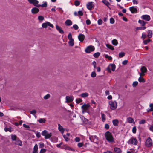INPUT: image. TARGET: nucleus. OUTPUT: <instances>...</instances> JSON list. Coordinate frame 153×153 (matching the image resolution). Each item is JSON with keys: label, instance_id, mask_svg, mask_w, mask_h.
<instances>
[{"label": "nucleus", "instance_id": "f257e3e1", "mask_svg": "<svg viewBox=\"0 0 153 153\" xmlns=\"http://www.w3.org/2000/svg\"><path fill=\"white\" fill-rule=\"evenodd\" d=\"M105 136L106 140L109 142H114V139L111 133L109 131H107L105 132Z\"/></svg>", "mask_w": 153, "mask_h": 153}, {"label": "nucleus", "instance_id": "f03ea898", "mask_svg": "<svg viewBox=\"0 0 153 153\" xmlns=\"http://www.w3.org/2000/svg\"><path fill=\"white\" fill-rule=\"evenodd\" d=\"M109 104L110 106L111 109L112 110L115 109L117 106V102L115 101H109Z\"/></svg>", "mask_w": 153, "mask_h": 153}, {"label": "nucleus", "instance_id": "7ed1b4c3", "mask_svg": "<svg viewBox=\"0 0 153 153\" xmlns=\"http://www.w3.org/2000/svg\"><path fill=\"white\" fill-rule=\"evenodd\" d=\"M42 135L45 136V139H47L50 138L52 135V134L51 133H48L46 130H44L42 132Z\"/></svg>", "mask_w": 153, "mask_h": 153}, {"label": "nucleus", "instance_id": "20e7f679", "mask_svg": "<svg viewBox=\"0 0 153 153\" xmlns=\"http://www.w3.org/2000/svg\"><path fill=\"white\" fill-rule=\"evenodd\" d=\"M128 143L134 145H137V141L135 138L132 137L129 140Z\"/></svg>", "mask_w": 153, "mask_h": 153}, {"label": "nucleus", "instance_id": "39448f33", "mask_svg": "<svg viewBox=\"0 0 153 153\" xmlns=\"http://www.w3.org/2000/svg\"><path fill=\"white\" fill-rule=\"evenodd\" d=\"M141 72L139 73V75L140 76H143L145 75V73H146L147 70L146 68L144 66L141 67L140 68Z\"/></svg>", "mask_w": 153, "mask_h": 153}, {"label": "nucleus", "instance_id": "423d86ee", "mask_svg": "<svg viewBox=\"0 0 153 153\" xmlns=\"http://www.w3.org/2000/svg\"><path fill=\"white\" fill-rule=\"evenodd\" d=\"M95 49L94 47L92 46H89L87 47L85 50V52L87 53H90L91 52L93 51Z\"/></svg>", "mask_w": 153, "mask_h": 153}, {"label": "nucleus", "instance_id": "0eeeda50", "mask_svg": "<svg viewBox=\"0 0 153 153\" xmlns=\"http://www.w3.org/2000/svg\"><path fill=\"white\" fill-rule=\"evenodd\" d=\"M28 2L31 4H33L36 7H39V4H38L39 1L37 0H28Z\"/></svg>", "mask_w": 153, "mask_h": 153}, {"label": "nucleus", "instance_id": "6e6552de", "mask_svg": "<svg viewBox=\"0 0 153 153\" xmlns=\"http://www.w3.org/2000/svg\"><path fill=\"white\" fill-rule=\"evenodd\" d=\"M152 144V141L150 137L148 138L145 142L146 146L147 147H150Z\"/></svg>", "mask_w": 153, "mask_h": 153}, {"label": "nucleus", "instance_id": "1a4fd4ad", "mask_svg": "<svg viewBox=\"0 0 153 153\" xmlns=\"http://www.w3.org/2000/svg\"><path fill=\"white\" fill-rule=\"evenodd\" d=\"M48 26H50L52 28L53 27V24L50 23V22H47L45 23H43L42 25V27L43 28H46Z\"/></svg>", "mask_w": 153, "mask_h": 153}, {"label": "nucleus", "instance_id": "9d476101", "mask_svg": "<svg viewBox=\"0 0 153 153\" xmlns=\"http://www.w3.org/2000/svg\"><path fill=\"white\" fill-rule=\"evenodd\" d=\"M89 138L92 142H94L96 143L98 140V138L96 136H90Z\"/></svg>", "mask_w": 153, "mask_h": 153}, {"label": "nucleus", "instance_id": "9b49d317", "mask_svg": "<svg viewBox=\"0 0 153 153\" xmlns=\"http://www.w3.org/2000/svg\"><path fill=\"white\" fill-rule=\"evenodd\" d=\"M90 106V105L88 104H84L81 106L82 108L83 109L82 112L83 114L85 111L88 110Z\"/></svg>", "mask_w": 153, "mask_h": 153}, {"label": "nucleus", "instance_id": "f8f14e48", "mask_svg": "<svg viewBox=\"0 0 153 153\" xmlns=\"http://www.w3.org/2000/svg\"><path fill=\"white\" fill-rule=\"evenodd\" d=\"M74 98L71 96H66V102L67 103L71 102L73 100Z\"/></svg>", "mask_w": 153, "mask_h": 153}, {"label": "nucleus", "instance_id": "ddd939ff", "mask_svg": "<svg viewBox=\"0 0 153 153\" xmlns=\"http://www.w3.org/2000/svg\"><path fill=\"white\" fill-rule=\"evenodd\" d=\"M141 18L147 21H149L150 20V17L149 15H144L141 16Z\"/></svg>", "mask_w": 153, "mask_h": 153}, {"label": "nucleus", "instance_id": "4468645a", "mask_svg": "<svg viewBox=\"0 0 153 153\" xmlns=\"http://www.w3.org/2000/svg\"><path fill=\"white\" fill-rule=\"evenodd\" d=\"M78 39L81 42H82L85 38V36L84 35L80 33L78 36Z\"/></svg>", "mask_w": 153, "mask_h": 153}, {"label": "nucleus", "instance_id": "2eb2a0df", "mask_svg": "<svg viewBox=\"0 0 153 153\" xmlns=\"http://www.w3.org/2000/svg\"><path fill=\"white\" fill-rule=\"evenodd\" d=\"M87 8L90 10H91L94 7L93 2H90L88 3L86 5Z\"/></svg>", "mask_w": 153, "mask_h": 153}, {"label": "nucleus", "instance_id": "dca6fc26", "mask_svg": "<svg viewBox=\"0 0 153 153\" xmlns=\"http://www.w3.org/2000/svg\"><path fill=\"white\" fill-rule=\"evenodd\" d=\"M39 9L36 7H34L32 8L31 9V13L33 14H35L39 12Z\"/></svg>", "mask_w": 153, "mask_h": 153}, {"label": "nucleus", "instance_id": "f3484780", "mask_svg": "<svg viewBox=\"0 0 153 153\" xmlns=\"http://www.w3.org/2000/svg\"><path fill=\"white\" fill-rule=\"evenodd\" d=\"M130 10L132 13H137V8L134 6L131 7L129 8Z\"/></svg>", "mask_w": 153, "mask_h": 153}, {"label": "nucleus", "instance_id": "a211bd4d", "mask_svg": "<svg viewBox=\"0 0 153 153\" xmlns=\"http://www.w3.org/2000/svg\"><path fill=\"white\" fill-rule=\"evenodd\" d=\"M56 28L58 31L61 34H63L64 33L63 30L62 29V28L59 26L58 25H56Z\"/></svg>", "mask_w": 153, "mask_h": 153}, {"label": "nucleus", "instance_id": "6ab92c4d", "mask_svg": "<svg viewBox=\"0 0 153 153\" xmlns=\"http://www.w3.org/2000/svg\"><path fill=\"white\" fill-rule=\"evenodd\" d=\"M15 143L16 145H17L20 146H22V142L19 138L17 139V140L15 141Z\"/></svg>", "mask_w": 153, "mask_h": 153}, {"label": "nucleus", "instance_id": "aec40b11", "mask_svg": "<svg viewBox=\"0 0 153 153\" xmlns=\"http://www.w3.org/2000/svg\"><path fill=\"white\" fill-rule=\"evenodd\" d=\"M65 24L67 26H70L72 24V22L70 20H67L65 22Z\"/></svg>", "mask_w": 153, "mask_h": 153}, {"label": "nucleus", "instance_id": "412c9836", "mask_svg": "<svg viewBox=\"0 0 153 153\" xmlns=\"http://www.w3.org/2000/svg\"><path fill=\"white\" fill-rule=\"evenodd\" d=\"M119 121L118 120L116 119L113 120L112 123L113 125L115 126H117L118 125Z\"/></svg>", "mask_w": 153, "mask_h": 153}, {"label": "nucleus", "instance_id": "4be33fe9", "mask_svg": "<svg viewBox=\"0 0 153 153\" xmlns=\"http://www.w3.org/2000/svg\"><path fill=\"white\" fill-rule=\"evenodd\" d=\"M127 121L129 123H135L134 119L131 117H128L127 119Z\"/></svg>", "mask_w": 153, "mask_h": 153}, {"label": "nucleus", "instance_id": "5701e85b", "mask_svg": "<svg viewBox=\"0 0 153 153\" xmlns=\"http://www.w3.org/2000/svg\"><path fill=\"white\" fill-rule=\"evenodd\" d=\"M138 23L139 24H140L141 25H142L143 26H144L145 24L146 23V22H145L144 21H143V20H139Z\"/></svg>", "mask_w": 153, "mask_h": 153}, {"label": "nucleus", "instance_id": "b1692460", "mask_svg": "<svg viewBox=\"0 0 153 153\" xmlns=\"http://www.w3.org/2000/svg\"><path fill=\"white\" fill-rule=\"evenodd\" d=\"M11 138L12 140L13 141H16L17 140L18 138H17V136L15 135L12 134L11 135Z\"/></svg>", "mask_w": 153, "mask_h": 153}, {"label": "nucleus", "instance_id": "393cba45", "mask_svg": "<svg viewBox=\"0 0 153 153\" xmlns=\"http://www.w3.org/2000/svg\"><path fill=\"white\" fill-rule=\"evenodd\" d=\"M68 44H69V46H73L74 45V39L69 40V41L68 42Z\"/></svg>", "mask_w": 153, "mask_h": 153}, {"label": "nucleus", "instance_id": "a878e982", "mask_svg": "<svg viewBox=\"0 0 153 153\" xmlns=\"http://www.w3.org/2000/svg\"><path fill=\"white\" fill-rule=\"evenodd\" d=\"M152 31L151 30H149L148 31V34L147 36L150 39L152 37Z\"/></svg>", "mask_w": 153, "mask_h": 153}, {"label": "nucleus", "instance_id": "bb28decb", "mask_svg": "<svg viewBox=\"0 0 153 153\" xmlns=\"http://www.w3.org/2000/svg\"><path fill=\"white\" fill-rule=\"evenodd\" d=\"M140 76L138 78V80L140 82L144 83L145 82V80L144 78Z\"/></svg>", "mask_w": 153, "mask_h": 153}, {"label": "nucleus", "instance_id": "cd10ccee", "mask_svg": "<svg viewBox=\"0 0 153 153\" xmlns=\"http://www.w3.org/2000/svg\"><path fill=\"white\" fill-rule=\"evenodd\" d=\"M114 151L117 153H120L121 152L120 149L117 147H115L114 148Z\"/></svg>", "mask_w": 153, "mask_h": 153}, {"label": "nucleus", "instance_id": "c85d7f7f", "mask_svg": "<svg viewBox=\"0 0 153 153\" xmlns=\"http://www.w3.org/2000/svg\"><path fill=\"white\" fill-rule=\"evenodd\" d=\"M112 44L115 46L117 45L118 43L117 41L115 39L113 40L112 41Z\"/></svg>", "mask_w": 153, "mask_h": 153}, {"label": "nucleus", "instance_id": "c756f323", "mask_svg": "<svg viewBox=\"0 0 153 153\" xmlns=\"http://www.w3.org/2000/svg\"><path fill=\"white\" fill-rule=\"evenodd\" d=\"M38 121L40 123H45L46 120L44 118H41L38 120Z\"/></svg>", "mask_w": 153, "mask_h": 153}, {"label": "nucleus", "instance_id": "7c9ffc66", "mask_svg": "<svg viewBox=\"0 0 153 153\" xmlns=\"http://www.w3.org/2000/svg\"><path fill=\"white\" fill-rule=\"evenodd\" d=\"M106 46L108 48L111 50H114V48L111 45H110L108 44H106Z\"/></svg>", "mask_w": 153, "mask_h": 153}, {"label": "nucleus", "instance_id": "2f4dec72", "mask_svg": "<svg viewBox=\"0 0 153 153\" xmlns=\"http://www.w3.org/2000/svg\"><path fill=\"white\" fill-rule=\"evenodd\" d=\"M102 2L107 6H108L110 5L109 3L106 0H103Z\"/></svg>", "mask_w": 153, "mask_h": 153}, {"label": "nucleus", "instance_id": "473e14b6", "mask_svg": "<svg viewBox=\"0 0 153 153\" xmlns=\"http://www.w3.org/2000/svg\"><path fill=\"white\" fill-rule=\"evenodd\" d=\"M88 96V94L86 92L83 93L82 94L80 95V96L82 97H85Z\"/></svg>", "mask_w": 153, "mask_h": 153}, {"label": "nucleus", "instance_id": "72a5a7b5", "mask_svg": "<svg viewBox=\"0 0 153 153\" xmlns=\"http://www.w3.org/2000/svg\"><path fill=\"white\" fill-rule=\"evenodd\" d=\"M101 118L103 122H104L106 120L105 115L104 114H101Z\"/></svg>", "mask_w": 153, "mask_h": 153}, {"label": "nucleus", "instance_id": "f704fd0d", "mask_svg": "<svg viewBox=\"0 0 153 153\" xmlns=\"http://www.w3.org/2000/svg\"><path fill=\"white\" fill-rule=\"evenodd\" d=\"M110 65L111 66V69L112 71H114L115 69L116 66L114 64H110Z\"/></svg>", "mask_w": 153, "mask_h": 153}, {"label": "nucleus", "instance_id": "c9c22d12", "mask_svg": "<svg viewBox=\"0 0 153 153\" xmlns=\"http://www.w3.org/2000/svg\"><path fill=\"white\" fill-rule=\"evenodd\" d=\"M100 53L99 52H97L95 53L94 54V56L95 58H98L99 56L100 55Z\"/></svg>", "mask_w": 153, "mask_h": 153}, {"label": "nucleus", "instance_id": "e433bc0d", "mask_svg": "<svg viewBox=\"0 0 153 153\" xmlns=\"http://www.w3.org/2000/svg\"><path fill=\"white\" fill-rule=\"evenodd\" d=\"M125 53L123 52L120 53L119 54V56L120 58L123 57L125 56Z\"/></svg>", "mask_w": 153, "mask_h": 153}, {"label": "nucleus", "instance_id": "4c0bfd02", "mask_svg": "<svg viewBox=\"0 0 153 153\" xmlns=\"http://www.w3.org/2000/svg\"><path fill=\"white\" fill-rule=\"evenodd\" d=\"M39 7H46L47 6V4L46 2H45L43 4H42V5H40L39 4Z\"/></svg>", "mask_w": 153, "mask_h": 153}, {"label": "nucleus", "instance_id": "58836bf2", "mask_svg": "<svg viewBox=\"0 0 153 153\" xmlns=\"http://www.w3.org/2000/svg\"><path fill=\"white\" fill-rule=\"evenodd\" d=\"M63 148L65 149H68V150H70L71 149V148L66 145H64L63 146Z\"/></svg>", "mask_w": 153, "mask_h": 153}, {"label": "nucleus", "instance_id": "ea45409f", "mask_svg": "<svg viewBox=\"0 0 153 153\" xmlns=\"http://www.w3.org/2000/svg\"><path fill=\"white\" fill-rule=\"evenodd\" d=\"M80 4V2L77 0H76L74 2V5L76 6H79Z\"/></svg>", "mask_w": 153, "mask_h": 153}, {"label": "nucleus", "instance_id": "a19ab883", "mask_svg": "<svg viewBox=\"0 0 153 153\" xmlns=\"http://www.w3.org/2000/svg\"><path fill=\"white\" fill-rule=\"evenodd\" d=\"M146 28V27H137L136 28L137 30H144Z\"/></svg>", "mask_w": 153, "mask_h": 153}, {"label": "nucleus", "instance_id": "79ce46f5", "mask_svg": "<svg viewBox=\"0 0 153 153\" xmlns=\"http://www.w3.org/2000/svg\"><path fill=\"white\" fill-rule=\"evenodd\" d=\"M50 97V94H47V95H46L44 97V98L45 100H46L48 99Z\"/></svg>", "mask_w": 153, "mask_h": 153}, {"label": "nucleus", "instance_id": "37998d69", "mask_svg": "<svg viewBox=\"0 0 153 153\" xmlns=\"http://www.w3.org/2000/svg\"><path fill=\"white\" fill-rule=\"evenodd\" d=\"M58 129L59 131H61L62 130H64L62 127L59 124H58Z\"/></svg>", "mask_w": 153, "mask_h": 153}, {"label": "nucleus", "instance_id": "c03bdc74", "mask_svg": "<svg viewBox=\"0 0 153 153\" xmlns=\"http://www.w3.org/2000/svg\"><path fill=\"white\" fill-rule=\"evenodd\" d=\"M151 40L149 38V39H148L147 40H144L143 41V43L144 44H146L147 43L149 42Z\"/></svg>", "mask_w": 153, "mask_h": 153}, {"label": "nucleus", "instance_id": "a18cd8bd", "mask_svg": "<svg viewBox=\"0 0 153 153\" xmlns=\"http://www.w3.org/2000/svg\"><path fill=\"white\" fill-rule=\"evenodd\" d=\"M68 39L69 40H72V39H73L72 38V35L71 34V33H69V34H68Z\"/></svg>", "mask_w": 153, "mask_h": 153}, {"label": "nucleus", "instance_id": "49530a36", "mask_svg": "<svg viewBox=\"0 0 153 153\" xmlns=\"http://www.w3.org/2000/svg\"><path fill=\"white\" fill-rule=\"evenodd\" d=\"M76 101L77 103H79L82 101V100L80 98H78L76 99Z\"/></svg>", "mask_w": 153, "mask_h": 153}, {"label": "nucleus", "instance_id": "de8ad7c7", "mask_svg": "<svg viewBox=\"0 0 153 153\" xmlns=\"http://www.w3.org/2000/svg\"><path fill=\"white\" fill-rule=\"evenodd\" d=\"M38 19L39 20L43 21L44 19V18L43 16H40L38 17Z\"/></svg>", "mask_w": 153, "mask_h": 153}, {"label": "nucleus", "instance_id": "09e8293b", "mask_svg": "<svg viewBox=\"0 0 153 153\" xmlns=\"http://www.w3.org/2000/svg\"><path fill=\"white\" fill-rule=\"evenodd\" d=\"M96 74L95 73V72L93 71L92 72L91 74V76L92 77H94L96 76Z\"/></svg>", "mask_w": 153, "mask_h": 153}, {"label": "nucleus", "instance_id": "8fccbe9b", "mask_svg": "<svg viewBox=\"0 0 153 153\" xmlns=\"http://www.w3.org/2000/svg\"><path fill=\"white\" fill-rule=\"evenodd\" d=\"M138 84V82L137 81H135L132 84V86L133 87H136Z\"/></svg>", "mask_w": 153, "mask_h": 153}, {"label": "nucleus", "instance_id": "3c124183", "mask_svg": "<svg viewBox=\"0 0 153 153\" xmlns=\"http://www.w3.org/2000/svg\"><path fill=\"white\" fill-rule=\"evenodd\" d=\"M105 57L106 58H108L109 60H111L112 59L111 56H109L108 55H106L105 56Z\"/></svg>", "mask_w": 153, "mask_h": 153}, {"label": "nucleus", "instance_id": "603ef678", "mask_svg": "<svg viewBox=\"0 0 153 153\" xmlns=\"http://www.w3.org/2000/svg\"><path fill=\"white\" fill-rule=\"evenodd\" d=\"M73 28L75 30H77L78 29L79 27L78 25L76 24H74L73 25Z\"/></svg>", "mask_w": 153, "mask_h": 153}, {"label": "nucleus", "instance_id": "864d4df0", "mask_svg": "<svg viewBox=\"0 0 153 153\" xmlns=\"http://www.w3.org/2000/svg\"><path fill=\"white\" fill-rule=\"evenodd\" d=\"M110 22L111 24H114V19L113 18H111L110 19Z\"/></svg>", "mask_w": 153, "mask_h": 153}, {"label": "nucleus", "instance_id": "5fc2aeb1", "mask_svg": "<svg viewBox=\"0 0 153 153\" xmlns=\"http://www.w3.org/2000/svg\"><path fill=\"white\" fill-rule=\"evenodd\" d=\"M63 137L66 141H68L69 140V138L67 137L65 135H63Z\"/></svg>", "mask_w": 153, "mask_h": 153}, {"label": "nucleus", "instance_id": "6e6d98bb", "mask_svg": "<svg viewBox=\"0 0 153 153\" xmlns=\"http://www.w3.org/2000/svg\"><path fill=\"white\" fill-rule=\"evenodd\" d=\"M132 131L133 133L135 134L136 133V126L134 127L132 129Z\"/></svg>", "mask_w": 153, "mask_h": 153}, {"label": "nucleus", "instance_id": "4d7b16f0", "mask_svg": "<svg viewBox=\"0 0 153 153\" xmlns=\"http://www.w3.org/2000/svg\"><path fill=\"white\" fill-rule=\"evenodd\" d=\"M38 149V145L37 144L35 145L34 148H33V151H37Z\"/></svg>", "mask_w": 153, "mask_h": 153}, {"label": "nucleus", "instance_id": "13d9d810", "mask_svg": "<svg viewBox=\"0 0 153 153\" xmlns=\"http://www.w3.org/2000/svg\"><path fill=\"white\" fill-rule=\"evenodd\" d=\"M39 147L40 148H42L44 146V144L43 143L40 142L39 143Z\"/></svg>", "mask_w": 153, "mask_h": 153}, {"label": "nucleus", "instance_id": "bf43d9fd", "mask_svg": "<svg viewBox=\"0 0 153 153\" xmlns=\"http://www.w3.org/2000/svg\"><path fill=\"white\" fill-rule=\"evenodd\" d=\"M36 111L35 110H33L32 111H30V113L31 114H36Z\"/></svg>", "mask_w": 153, "mask_h": 153}, {"label": "nucleus", "instance_id": "052dcab7", "mask_svg": "<svg viewBox=\"0 0 153 153\" xmlns=\"http://www.w3.org/2000/svg\"><path fill=\"white\" fill-rule=\"evenodd\" d=\"M146 122V121L145 120H142L139 122V123L140 124H143Z\"/></svg>", "mask_w": 153, "mask_h": 153}, {"label": "nucleus", "instance_id": "680f3d73", "mask_svg": "<svg viewBox=\"0 0 153 153\" xmlns=\"http://www.w3.org/2000/svg\"><path fill=\"white\" fill-rule=\"evenodd\" d=\"M98 25H101L102 23V21L101 19H99L98 20Z\"/></svg>", "mask_w": 153, "mask_h": 153}, {"label": "nucleus", "instance_id": "e2e57ef3", "mask_svg": "<svg viewBox=\"0 0 153 153\" xmlns=\"http://www.w3.org/2000/svg\"><path fill=\"white\" fill-rule=\"evenodd\" d=\"M46 151V149H41L40 152V153H44Z\"/></svg>", "mask_w": 153, "mask_h": 153}, {"label": "nucleus", "instance_id": "0e129e2a", "mask_svg": "<svg viewBox=\"0 0 153 153\" xmlns=\"http://www.w3.org/2000/svg\"><path fill=\"white\" fill-rule=\"evenodd\" d=\"M80 140V138L79 137H76L75 139V141L76 142H79Z\"/></svg>", "mask_w": 153, "mask_h": 153}, {"label": "nucleus", "instance_id": "69168bd1", "mask_svg": "<svg viewBox=\"0 0 153 153\" xmlns=\"http://www.w3.org/2000/svg\"><path fill=\"white\" fill-rule=\"evenodd\" d=\"M4 130L6 131H9L10 132L11 131V129L8 128H4Z\"/></svg>", "mask_w": 153, "mask_h": 153}, {"label": "nucleus", "instance_id": "338daca9", "mask_svg": "<svg viewBox=\"0 0 153 153\" xmlns=\"http://www.w3.org/2000/svg\"><path fill=\"white\" fill-rule=\"evenodd\" d=\"M77 145L80 148L82 146L83 144L82 143H79Z\"/></svg>", "mask_w": 153, "mask_h": 153}, {"label": "nucleus", "instance_id": "774afa93", "mask_svg": "<svg viewBox=\"0 0 153 153\" xmlns=\"http://www.w3.org/2000/svg\"><path fill=\"white\" fill-rule=\"evenodd\" d=\"M149 129L152 132H153V125H150L149 127Z\"/></svg>", "mask_w": 153, "mask_h": 153}]
</instances>
